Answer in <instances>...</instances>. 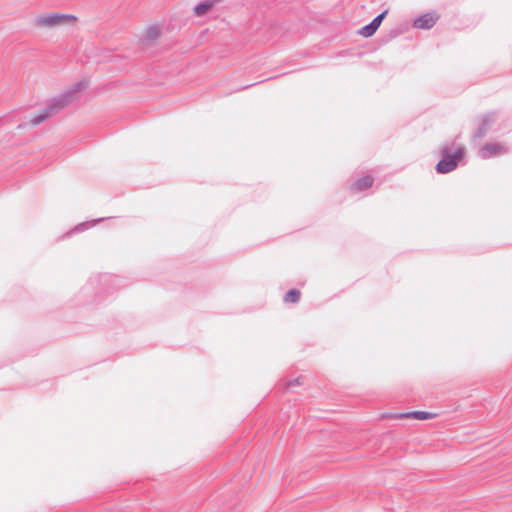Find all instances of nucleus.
I'll list each match as a JSON object with an SVG mask.
<instances>
[{
  "mask_svg": "<svg viewBox=\"0 0 512 512\" xmlns=\"http://www.w3.org/2000/svg\"><path fill=\"white\" fill-rule=\"evenodd\" d=\"M85 86V82L79 81L74 83L68 90L52 98L40 113L31 118V126H37L60 112L62 109L73 102L75 94L81 91Z\"/></svg>",
  "mask_w": 512,
  "mask_h": 512,
  "instance_id": "1",
  "label": "nucleus"
},
{
  "mask_svg": "<svg viewBox=\"0 0 512 512\" xmlns=\"http://www.w3.org/2000/svg\"><path fill=\"white\" fill-rule=\"evenodd\" d=\"M441 159L435 166V170L438 174H447L452 172L458 167L459 162L465 155L463 147H458L454 151L448 144L443 145L440 148Z\"/></svg>",
  "mask_w": 512,
  "mask_h": 512,
  "instance_id": "2",
  "label": "nucleus"
},
{
  "mask_svg": "<svg viewBox=\"0 0 512 512\" xmlns=\"http://www.w3.org/2000/svg\"><path fill=\"white\" fill-rule=\"evenodd\" d=\"M75 20L76 16L72 14L43 13L34 19L33 24L38 28H53Z\"/></svg>",
  "mask_w": 512,
  "mask_h": 512,
  "instance_id": "3",
  "label": "nucleus"
},
{
  "mask_svg": "<svg viewBox=\"0 0 512 512\" xmlns=\"http://www.w3.org/2000/svg\"><path fill=\"white\" fill-rule=\"evenodd\" d=\"M497 122V112L490 111L481 116L480 123L472 135V140L477 141L484 138L489 131H491L493 125Z\"/></svg>",
  "mask_w": 512,
  "mask_h": 512,
  "instance_id": "4",
  "label": "nucleus"
},
{
  "mask_svg": "<svg viewBox=\"0 0 512 512\" xmlns=\"http://www.w3.org/2000/svg\"><path fill=\"white\" fill-rule=\"evenodd\" d=\"M509 152V147L501 143H486L478 151L479 158L486 160Z\"/></svg>",
  "mask_w": 512,
  "mask_h": 512,
  "instance_id": "5",
  "label": "nucleus"
},
{
  "mask_svg": "<svg viewBox=\"0 0 512 512\" xmlns=\"http://www.w3.org/2000/svg\"><path fill=\"white\" fill-rule=\"evenodd\" d=\"M387 13L388 10H385L378 14L369 24L363 26L359 30V34L365 38L373 36L380 27L382 21L385 19Z\"/></svg>",
  "mask_w": 512,
  "mask_h": 512,
  "instance_id": "6",
  "label": "nucleus"
},
{
  "mask_svg": "<svg viewBox=\"0 0 512 512\" xmlns=\"http://www.w3.org/2000/svg\"><path fill=\"white\" fill-rule=\"evenodd\" d=\"M438 15L436 12H427L417 17L413 26L418 29H431L437 22Z\"/></svg>",
  "mask_w": 512,
  "mask_h": 512,
  "instance_id": "7",
  "label": "nucleus"
},
{
  "mask_svg": "<svg viewBox=\"0 0 512 512\" xmlns=\"http://www.w3.org/2000/svg\"><path fill=\"white\" fill-rule=\"evenodd\" d=\"M160 35V29L157 25L147 28L145 35L141 38L143 45L154 42Z\"/></svg>",
  "mask_w": 512,
  "mask_h": 512,
  "instance_id": "8",
  "label": "nucleus"
},
{
  "mask_svg": "<svg viewBox=\"0 0 512 512\" xmlns=\"http://www.w3.org/2000/svg\"><path fill=\"white\" fill-rule=\"evenodd\" d=\"M374 182V179L373 177L369 176V175H366L362 178H359L358 180H356L352 185H351V189L354 190V191H363L369 187L372 186Z\"/></svg>",
  "mask_w": 512,
  "mask_h": 512,
  "instance_id": "9",
  "label": "nucleus"
},
{
  "mask_svg": "<svg viewBox=\"0 0 512 512\" xmlns=\"http://www.w3.org/2000/svg\"><path fill=\"white\" fill-rule=\"evenodd\" d=\"M220 0H205V1H202L200 3H198L194 8H193V11H194V14L196 16H202L204 15L205 13H207L210 8L217 2H219Z\"/></svg>",
  "mask_w": 512,
  "mask_h": 512,
  "instance_id": "10",
  "label": "nucleus"
},
{
  "mask_svg": "<svg viewBox=\"0 0 512 512\" xmlns=\"http://www.w3.org/2000/svg\"><path fill=\"white\" fill-rule=\"evenodd\" d=\"M399 417L403 418H413L418 420H427L433 417V415L426 411H412L400 414Z\"/></svg>",
  "mask_w": 512,
  "mask_h": 512,
  "instance_id": "11",
  "label": "nucleus"
},
{
  "mask_svg": "<svg viewBox=\"0 0 512 512\" xmlns=\"http://www.w3.org/2000/svg\"><path fill=\"white\" fill-rule=\"evenodd\" d=\"M301 293L298 289H290L286 294L284 295V302L286 303H297L300 301Z\"/></svg>",
  "mask_w": 512,
  "mask_h": 512,
  "instance_id": "12",
  "label": "nucleus"
},
{
  "mask_svg": "<svg viewBox=\"0 0 512 512\" xmlns=\"http://www.w3.org/2000/svg\"><path fill=\"white\" fill-rule=\"evenodd\" d=\"M102 281L107 284H111L116 288L124 286L123 279H121L118 276H112V275H104L102 277Z\"/></svg>",
  "mask_w": 512,
  "mask_h": 512,
  "instance_id": "13",
  "label": "nucleus"
},
{
  "mask_svg": "<svg viewBox=\"0 0 512 512\" xmlns=\"http://www.w3.org/2000/svg\"><path fill=\"white\" fill-rule=\"evenodd\" d=\"M102 220H103V218H100V219H98L97 221H93V222H83V223H80V224H78V225L74 228V230H73V231H76V232H82V231H84V230L88 229L89 227H92V226L95 224V222H99V221H102Z\"/></svg>",
  "mask_w": 512,
  "mask_h": 512,
  "instance_id": "14",
  "label": "nucleus"
},
{
  "mask_svg": "<svg viewBox=\"0 0 512 512\" xmlns=\"http://www.w3.org/2000/svg\"><path fill=\"white\" fill-rule=\"evenodd\" d=\"M302 379H303V377H302V376H300V377H297V378H295V379H293V380H289V381L286 383V386H287L288 388H290V387H295V386H299V385H301V384H302Z\"/></svg>",
  "mask_w": 512,
  "mask_h": 512,
  "instance_id": "15",
  "label": "nucleus"
},
{
  "mask_svg": "<svg viewBox=\"0 0 512 512\" xmlns=\"http://www.w3.org/2000/svg\"><path fill=\"white\" fill-rule=\"evenodd\" d=\"M23 127H24V124H19L18 125V128H20V129L23 128Z\"/></svg>",
  "mask_w": 512,
  "mask_h": 512,
  "instance_id": "16",
  "label": "nucleus"
},
{
  "mask_svg": "<svg viewBox=\"0 0 512 512\" xmlns=\"http://www.w3.org/2000/svg\"><path fill=\"white\" fill-rule=\"evenodd\" d=\"M251 85H246L245 87H243L242 89H245V88H249Z\"/></svg>",
  "mask_w": 512,
  "mask_h": 512,
  "instance_id": "17",
  "label": "nucleus"
}]
</instances>
